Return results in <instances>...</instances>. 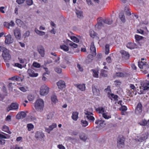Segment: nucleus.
<instances>
[{
	"mask_svg": "<svg viewBox=\"0 0 149 149\" xmlns=\"http://www.w3.org/2000/svg\"><path fill=\"white\" fill-rule=\"evenodd\" d=\"M138 65L141 69V71L144 74H146L149 72V65L145 61L144 58H141V61L138 62Z\"/></svg>",
	"mask_w": 149,
	"mask_h": 149,
	"instance_id": "1",
	"label": "nucleus"
},
{
	"mask_svg": "<svg viewBox=\"0 0 149 149\" xmlns=\"http://www.w3.org/2000/svg\"><path fill=\"white\" fill-rule=\"evenodd\" d=\"M125 10L126 11L125 15H124V14L123 12H121L120 13L119 15L120 19H125L130 17L133 18L134 19H137L139 18L138 16L136 14H131L130 12L128 10H126V9H125Z\"/></svg>",
	"mask_w": 149,
	"mask_h": 149,
	"instance_id": "2",
	"label": "nucleus"
},
{
	"mask_svg": "<svg viewBox=\"0 0 149 149\" xmlns=\"http://www.w3.org/2000/svg\"><path fill=\"white\" fill-rule=\"evenodd\" d=\"M44 106V102L41 99H38L36 102L35 107L38 111H42Z\"/></svg>",
	"mask_w": 149,
	"mask_h": 149,
	"instance_id": "3",
	"label": "nucleus"
},
{
	"mask_svg": "<svg viewBox=\"0 0 149 149\" xmlns=\"http://www.w3.org/2000/svg\"><path fill=\"white\" fill-rule=\"evenodd\" d=\"M49 88L46 84L42 85L40 88V94L41 95L45 96L47 95L49 93Z\"/></svg>",
	"mask_w": 149,
	"mask_h": 149,
	"instance_id": "4",
	"label": "nucleus"
},
{
	"mask_svg": "<svg viewBox=\"0 0 149 149\" xmlns=\"http://www.w3.org/2000/svg\"><path fill=\"white\" fill-rule=\"evenodd\" d=\"M2 56L5 61H7L10 59L11 56L9 53V51L6 48H3Z\"/></svg>",
	"mask_w": 149,
	"mask_h": 149,
	"instance_id": "5",
	"label": "nucleus"
},
{
	"mask_svg": "<svg viewBox=\"0 0 149 149\" xmlns=\"http://www.w3.org/2000/svg\"><path fill=\"white\" fill-rule=\"evenodd\" d=\"M148 134L147 133H144L141 136H137L135 138V140L137 141L142 142L146 140L148 138Z\"/></svg>",
	"mask_w": 149,
	"mask_h": 149,
	"instance_id": "6",
	"label": "nucleus"
},
{
	"mask_svg": "<svg viewBox=\"0 0 149 149\" xmlns=\"http://www.w3.org/2000/svg\"><path fill=\"white\" fill-rule=\"evenodd\" d=\"M19 104L17 103H13L7 108L8 111L12 110H17L19 109Z\"/></svg>",
	"mask_w": 149,
	"mask_h": 149,
	"instance_id": "7",
	"label": "nucleus"
},
{
	"mask_svg": "<svg viewBox=\"0 0 149 149\" xmlns=\"http://www.w3.org/2000/svg\"><path fill=\"white\" fill-rule=\"evenodd\" d=\"M125 139L123 137L119 138L118 140L117 146L119 148H123L124 146Z\"/></svg>",
	"mask_w": 149,
	"mask_h": 149,
	"instance_id": "8",
	"label": "nucleus"
},
{
	"mask_svg": "<svg viewBox=\"0 0 149 149\" xmlns=\"http://www.w3.org/2000/svg\"><path fill=\"white\" fill-rule=\"evenodd\" d=\"M14 35L15 38L17 40H19L21 38L20 30L18 28H16L14 30Z\"/></svg>",
	"mask_w": 149,
	"mask_h": 149,
	"instance_id": "9",
	"label": "nucleus"
},
{
	"mask_svg": "<svg viewBox=\"0 0 149 149\" xmlns=\"http://www.w3.org/2000/svg\"><path fill=\"white\" fill-rule=\"evenodd\" d=\"M6 38L5 43L6 44H9L12 43L13 42V39L12 38V36L10 34H8L7 35H5L4 36Z\"/></svg>",
	"mask_w": 149,
	"mask_h": 149,
	"instance_id": "10",
	"label": "nucleus"
},
{
	"mask_svg": "<svg viewBox=\"0 0 149 149\" xmlns=\"http://www.w3.org/2000/svg\"><path fill=\"white\" fill-rule=\"evenodd\" d=\"M122 58L125 59H128L130 57V55L128 52L122 50L120 51Z\"/></svg>",
	"mask_w": 149,
	"mask_h": 149,
	"instance_id": "11",
	"label": "nucleus"
},
{
	"mask_svg": "<svg viewBox=\"0 0 149 149\" xmlns=\"http://www.w3.org/2000/svg\"><path fill=\"white\" fill-rule=\"evenodd\" d=\"M142 104L140 103L138 104L135 110V113L136 114H140L141 113L142 110Z\"/></svg>",
	"mask_w": 149,
	"mask_h": 149,
	"instance_id": "12",
	"label": "nucleus"
},
{
	"mask_svg": "<svg viewBox=\"0 0 149 149\" xmlns=\"http://www.w3.org/2000/svg\"><path fill=\"white\" fill-rule=\"evenodd\" d=\"M45 136L44 134L41 131H37L36 133L35 137L38 139H41Z\"/></svg>",
	"mask_w": 149,
	"mask_h": 149,
	"instance_id": "13",
	"label": "nucleus"
},
{
	"mask_svg": "<svg viewBox=\"0 0 149 149\" xmlns=\"http://www.w3.org/2000/svg\"><path fill=\"white\" fill-rule=\"evenodd\" d=\"M38 51L42 57H44L45 56V49L44 47L41 45L38 47Z\"/></svg>",
	"mask_w": 149,
	"mask_h": 149,
	"instance_id": "14",
	"label": "nucleus"
},
{
	"mask_svg": "<svg viewBox=\"0 0 149 149\" xmlns=\"http://www.w3.org/2000/svg\"><path fill=\"white\" fill-rule=\"evenodd\" d=\"M95 123L101 127H103L106 125L104 120L102 119L97 120L95 122Z\"/></svg>",
	"mask_w": 149,
	"mask_h": 149,
	"instance_id": "15",
	"label": "nucleus"
},
{
	"mask_svg": "<svg viewBox=\"0 0 149 149\" xmlns=\"http://www.w3.org/2000/svg\"><path fill=\"white\" fill-rule=\"evenodd\" d=\"M90 49L91 53L92 54L93 56H95L96 55L95 47L94 46L93 42H92L91 43Z\"/></svg>",
	"mask_w": 149,
	"mask_h": 149,
	"instance_id": "16",
	"label": "nucleus"
},
{
	"mask_svg": "<svg viewBox=\"0 0 149 149\" xmlns=\"http://www.w3.org/2000/svg\"><path fill=\"white\" fill-rule=\"evenodd\" d=\"M26 116V114L24 111L19 112L16 116V118L18 119L23 118Z\"/></svg>",
	"mask_w": 149,
	"mask_h": 149,
	"instance_id": "17",
	"label": "nucleus"
},
{
	"mask_svg": "<svg viewBox=\"0 0 149 149\" xmlns=\"http://www.w3.org/2000/svg\"><path fill=\"white\" fill-rule=\"evenodd\" d=\"M27 72L29 75L31 77H36L38 75V73H35L33 70L31 69H29Z\"/></svg>",
	"mask_w": 149,
	"mask_h": 149,
	"instance_id": "18",
	"label": "nucleus"
},
{
	"mask_svg": "<svg viewBox=\"0 0 149 149\" xmlns=\"http://www.w3.org/2000/svg\"><path fill=\"white\" fill-rule=\"evenodd\" d=\"M127 47L130 49H133L137 48V46L133 42H129L127 43L126 45Z\"/></svg>",
	"mask_w": 149,
	"mask_h": 149,
	"instance_id": "19",
	"label": "nucleus"
},
{
	"mask_svg": "<svg viewBox=\"0 0 149 149\" xmlns=\"http://www.w3.org/2000/svg\"><path fill=\"white\" fill-rule=\"evenodd\" d=\"M60 48L63 50L64 51L67 52L68 53H72V52L71 51H69V47L68 46H67L66 45L62 44L60 45Z\"/></svg>",
	"mask_w": 149,
	"mask_h": 149,
	"instance_id": "20",
	"label": "nucleus"
},
{
	"mask_svg": "<svg viewBox=\"0 0 149 149\" xmlns=\"http://www.w3.org/2000/svg\"><path fill=\"white\" fill-rule=\"evenodd\" d=\"M134 37L137 41L139 42L140 41H142L144 42L145 40V38L139 35H135Z\"/></svg>",
	"mask_w": 149,
	"mask_h": 149,
	"instance_id": "21",
	"label": "nucleus"
},
{
	"mask_svg": "<svg viewBox=\"0 0 149 149\" xmlns=\"http://www.w3.org/2000/svg\"><path fill=\"white\" fill-rule=\"evenodd\" d=\"M58 88L61 89L65 87V82L63 81H59L57 83Z\"/></svg>",
	"mask_w": 149,
	"mask_h": 149,
	"instance_id": "22",
	"label": "nucleus"
},
{
	"mask_svg": "<svg viewBox=\"0 0 149 149\" xmlns=\"http://www.w3.org/2000/svg\"><path fill=\"white\" fill-rule=\"evenodd\" d=\"M103 117L106 119H109L111 118V115L110 113L108 112L105 111L102 114Z\"/></svg>",
	"mask_w": 149,
	"mask_h": 149,
	"instance_id": "23",
	"label": "nucleus"
},
{
	"mask_svg": "<svg viewBox=\"0 0 149 149\" xmlns=\"http://www.w3.org/2000/svg\"><path fill=\"white\" fill-rule=\"evenodd\" d=\"M19 62L22 65L23 67H25L26 66V64L27 63V60L24 58H18Z\"/></svg>",
	"mask_w": 149,
	"mask_h": 149,
	"instance_id": "24",
	"label": "nucleus"
},
{
	"mask_svg": "<svg viewBox=\"0 0 149 149\" xmlns=\"http://www.w3.org/2000/svg\"><path fill=\"white\" fill-rule=\"evenodd\" d=\"M92 91L94 95L97 96L100 94L99 90L95 86H93L92 87Z\"/></svg>",
	"mask_w": 149,
	"mask_h": 149,
	"instance_id": "25",
	"label": "nucleus"
},
{
	"mask_svg": "<svg viewBox=\"0 0 149 149\" xmlns=\"http://www.w3.org/2000/svg\"><path fill=\"white\" fill-rule=\"evenodd\" d=\"M18 88L22 91L25 92L29 90V88L27 86L21 85L18 86Z\"/></svg>",
	"mask_w": 149,
	"mask_h": 149,
	"instance_id": "26",
	"label": "nucleus"
},
{
	"mask_svg": "<svg viewBox=\"0 0 149 149\" xmlns=\"http://www.w3.org/2000/svg\"><path fill=\"white\" fill-rule=\"evenodd\" d=\"M91 71L92 72L93 76L95 78H97L99 77V72L97 70L92 69Z\"/></svg>",
	"mask_w": 149,
	"mask_h": 149,
	"instance_id": "27",
	"label": "nucleus"
},
{
	"mask_svg": "<svg viewBox=\"0 0 149 149\" xmlns=\"http://www.w3.org/2000/svg\"><path fill=\"white\" fill-rule=\"evenodd\" d=\"M16 22L18 26H22L23 27H24L25 26L24 23L21 20V19H16Z\"/></svg>",
	"mask_w": 149,
	"mask_h": 149,
	"instance_id": "28",
	"label": "nucleus"
},
{
	"mask_svg": "<svg viewBox=\"0 0 149 149\" xmlns=\"http://www.w3.org/2000/svg\"><path fill=\"white\" fill-rule=\"evenodd\" d=\"M77 86L79 90L82 91H84L85 90L86 87L84 84H78Z\"/></svg>",
	"mask_w": 149,
	"mask_h": 149,
	"instance_id": "29",
	"label": "nucleus"
},
{
	"mask_svg": "<svg viewBox=\"0 0 149 149\" xmlns=\"http://www.w3.org/2000/svg\"><path fill=\"white\" fill-rule=\"evenodd\" d=\"M108 94L109 95V97L111 100H112L113 99L115 100H118V96L117 95H114L113 93L109 94L108 93Z\"/></svg>",
	"mask_w": 149,
	"mask_h": 149,
	"instance_id": "30",
	"label": "nucleus"
},
{
	"mask_svg": "<svg viewBox=\"0 0 149 149\" xmlns=\"http://www.w3.org/2000/svg\"><path fill=\"white\" fill-rule=\"evenodd\" d=\"M78 113L77 112H74L72 113V119L75 121H76L78 118Z\"/></svg>",
	"mask_w": 149,
	"mask_h": 149,
	"instance_id": "31",
	"label": "nucleus"
},
{
	"mask_svg": "<svg viewBox=\"0 0 149 149\" xmlns=\"http://www.w3.org/2000/svg\"><path fill=\"white\" fill-rule=\"evenodd\" d=\"M26 127L28 131H30L33 130L34 128V126L32 123H28Z\"/></svg>",
	"mask_w": 149,
	"mask_h": 149,
	"instance_id": "32",
	"label": "nucleus"
},
{
	"mask_svg": "<svg viewBox=\"0 0 149 149\" xmlns=\"http://www.w3.org/2000/svg\"><path fill=\"white\" fill-rule=\"evenodd\" d=\"M35 31L36 34L40 36H43L45 34V32L39 31L36 29H35Z\"/></svg>",
	"mask_w": 149,
	"mask_h": 149,
	"instance_id": "33",
	"label": "nucleus"
},
{
	"mask_svg": "<svg viewBox=\"0 0 149 149\" xmlns=\"http://www.w3.org/2000/svg\"><path fill=\"white\" fill-rule=\"evenodd\" d=\"M103 24L102 21L100 19V20L98 22L97 24L96 25V27L98 29H100L103 26Z\"/></svg>",
	"mask_w": 149,
	"mask_h": 149,
	"instance_id": "34",
	"label": "nucleus"
},
{
	"mask_svg": "<svg viewBox=\"0 0 149 149\" xmlns=\"http://www.w3.org/2000/svg\"><path fill=\"white\" fill-rule=\"evenodd\" d=\"M76 13L78 17L82 18L83 17V12L81 10H76Z\"/></svg>",
	"mask_w": 149,
	"mask_h": 149,
	"instance_id": "35",
	"label": "nucleus"
},
{
	"mask_svg": "<svg viewBox=\"0 0 149 149\" xmlns=\"http://www.w3.org/2000/svg\"><path fill=\"white\" fill-rule=\"evenodd\" d=\"M103 23L108 24H111L113 22L112 19H101Z\"/></svg>",
	"mask_w": 149,
	"mask_h": 149,
	"instance_id": "36",
	"label": "nucleus"
},
{
	"mask_svg": "<svg viewBox=\"0 0 149 149\" xmlns=\"http://www.w3.org/2000/svg\"><path fill=\"white\" fill-rule=\"evenodd\" d=\"M51 100L53 103H55L57 102L58 101L57 97L55 94L52 95L51 96Z\"/></svg>",
	"mask_w": 149,
	"mask_h": 149,
	"instance_id": "37",
	"label": "nucleus"
},
{
	"mask_svg": "<svg viewBox=\"0 0 149 149\" xmlns=\"http://www.w3.org/2000/svg\"><path fill=\"white\" fill-rule=\"evenodd\" d=\"M79 137L81 140L84 141H85L87 139V136L85 134L83 133L80 134Z\"/></svg>",
	"mask_w": 149,
	"mask_h": 149,
	"instance_id": "38",
	"label": "nucleus"
},
{
	"mask_svg": "<svg viewBox=\"0 0 149 149\" xmlns=\"http://www.w3.org/2000/svg\"><path fill=\"white\" fill-rule=\"evenodd\" d=\"M96 110L99 113H102V114L105 111L104 108L102 107H98L96 109Z\"/></svg>",
	"mask_w": 149,
	"mask_h": 149,
	"instance_id": "39",
	"label": "nucleus"
},
{
	"mask_svg": "<svg viewBox=\"0 0 149 149\" xmlns=\"http://www.w3.org/2000/svg\"><path fill=\"white\" fill-rule=\"evenodd\" d=\"M87 118L90 122L94 121L95 120V118L91 115L85 116L84 118Z\"/></svg>",
	"mask_w": 149,
	"mask_h": 149,
	"instance_id": "40",
	"label": "nucleus"
},
{
	"mask_svg": "<svg viewBox=\"0 0 149 149\" xmlns=\"http://www.w3.org/2000/svg\"><path fill=\"white\" fill-rule=\"evenodd\" d=\"M81 124L82 126L86 127L88 125V122L85 120H82L81 121Z\"/></svg>",
	"mask_w": 149,
	"mask_h": 149,
	"instance_id": "41",
	"label": "nucleus"
},
{
	"mask_svg": "<svg viewBox=\"0 0 149 149\" xmlns=\"http://www.w3.org/2000/svg\"><path fill=\"white\" fill-rule=\"evenodd\" d=\"M68 41L70 42L69 43V45L70 46L74 48H77V45L75 43H73L70 41L68 40Z\"/></svg>",
	"mask_w": 149,
	"mask_h": 149,
	"instance_id": "42",
	"label": "nucleus"
},
{
	"mask_svg": "<svg viewBox=\"0 0 149 149\" xmlns=\"http://www.w3.org/2000/svg\"><path fill=\"white\" fill-rule=\"evenodd\" d=\"M109 46L108 44H106L105 46V54H108L109 52Z\"/></svg>",
	"mask_w": 149,
	"mask_h": 149,
	"instance_id": "43",
	"label": "nucleus"
},
{
	"mask_svg": "<svg viewBox=\"0 0 149 149\" xmlns=\"http://www.w3.org/2000/svg\"><path fill=\"white\" fill-rule=\"evenodd\" d=\"M10 149H23V148L22 147L19 146L17 145H16L11 146Z\"/></svg>",
	"mask_w": 149,
	"mask_h": 149,
	"instance_id": "44",
	"label": "nucleus"
},
{
	"mask_svg": "<svg viewBox=\"0 0 149 149\" xmlns=\"http://www.w3.org/2000/svg\"><path fill=\"white\" fill-rule=\"evenodd\" d=\"M71 39L76 42H79V39L76 37L74 36H71L70 37Z\"/></svg>",
	"mask_w": 149,
	"mask_h": 149,
	"instance_id": "45",
	"label": "nucleus"
},
{
	"mask_svg": "<svg viewBox=\"0 0 149 149\" xmlns=\"http://www.w3.org/2000/svg\"><path fill=\"white\" fill-rule=\"evenodd\" d=\"M2 129L3 131L7 132L9 133H10V132L9 130V128L6 125L3 126Z\"/></svg>",
	"mask_w": 149,
	"mask_h": 149,
	"instance_id": "46",
	"label": "nucleus"
},
{
	"mask_svg": "<svg viewBox=\"0 0 149 149\" xmlns=\"http://www.w3.org/2000/svg\"><path fill=\"white\" fill-rule=\"evenodd\" d=\"M32 65L35 68H39L40 67V64L36 62H34L33 63Z\"/></svg>",
	"mask_w": 149,
	"mask_h": 149,
	"instance_id": "47",
	"label": "nucleus"
},
{
	"mask_svg": "<svg viewBox=\"0 0 149 149\" xmlns=\"http://www.w3.org/2000/svg\"><path fill=\"white\" fill-rule=\"evenodd\" d=\"M27 98L29 101H31L33 100L34 97L32 95L30 94L28 95Z\"/></svg>",
	"mask_w": 149,
	"mask_h": 149,
	"instance_id": "48",
	"label": "nucleus"
},
{
	"mask_svg": "<svg viewBox=\"0 0 149 149\" xmlns=\"http://www.w3.org/2000/svg\"><path fill=\"white\" fill-rule=\"evenodd\" d=\"M84 113L86 116L90 115L92 114L91 111H90L89 110L87 109L85 110Z\"/></svg>",
	"mask_w": 149,
	"mask_h": 149,
	"instance_id": "49",
	"label": "nucleus"
},
{
	"mask_svg": "<svg viewBox=\"0 0 149 149\" xmlns=\"http://www.w3.org/2000/svg\"><path fill=\"white\" fill-rule=\"evenodd\" d=\"M56 126L57 125L56 123H53L52 125L49 126V128L50 130H52L54 128H56Z\"/></svg>",
	"mask_w": 149,
	"mask_h": 149,
	"instance_id": "50",
	"label": "nucleus"
},
{
	"mask_svg": "<svg viewBox=\"0 0 149 149\" xmlns=\"http://www.w3.org/2000/svg\"><path fill=\"white\" fill-rule=\"evenodd\" d=\"M42 68H43V69L45 70V72L43 73V74H44V75H46V74H49L50 72L48 70V69L47 68L44 67H42Z\"/></svg>",
	"mask_w": 149,
	"mask_h": 149,
	"instance_id": "51",
	"label": "nucleus"
},
{
	"mask_svg": "<svg viewBox=\"0 0 149 149\" xmlns=\"http://www.w3.org/2000/svg\"><path fill=\"white\" fill-rule=\"evenodd\" d=\"M139 124L141 125H145L147 124V121L145 119L143 120L139 123Z\"/></svg>",
	"mask_w": 149,
	"mask_h": 149,
	"instance_id": "52",
	"label": "nucleus"
},
{
	"mask_svg": "<svg viewBox=\"0 0 149 149\" xmlns=\"http://www.w3.org/2000/svg\"><path fill=\"white\" fill-rule=\"evenodd\" d=\"M54 60V62L55 63L58 64L59 63V60L60 58L58 57H55L54 58H53Z\"/></svg>",
	"mask_w": 149,
	"mask_h": 149,
	"instance_id": "53",
	"label": "nucleus"
},
{
	"mask_svg": "<svg viewBox=\"0 0 149 149\" xmlns=\"http://www.w3.org/2000/svg\"><path fill=\"white\" fill-rule=\"evenodd\" d=\"M102 57V55L101 54H98L96 58V61H99L100 59H101Z\"/></svg>",
	"mask_w": 149,
	"mask_h": 149,
	"instance_id": "54",
	"label": "nucleus"
},
{
	"mask_svg": "<svg viewBox=\"0 0 149 149\" xmlns=\"http://www.w3.org/2000/svg\"><path fill=\"white\" fill-rule=\"evenodd\" d=\"M116 75L117 76L121 77H123L124 76V75L123 73L120 72L116 73Z\"/></svg>",
	"mask_w": 149,
	"mask_h": 149,
	"instance_id": "55",
	"label": "nucleus"
},
{
	"mask_svg": "<svg viewBox=\"0 0 149 149\" xmlns=\"http://www.w3.org/2000/svg\"><path fill=\"white\" fill-rule=\"evenodd\" d=\"M16 141H17L18 142H19L20 143L22 142V137L19 136L17 137L16 139Z\"/></svg>",
	"mask_w": 149,
	"mask_h": 149,
	"instance_id": "56",
	"label": "nucleus"
},
{
	"mask_svg": "<svg viewBox=\"0 0 149 149\" xmlns=\"http://www.w3.org/2000/svg\"><path fill=\"white\" fill-rule=\"evenodd\" d=\"M6 9L4 7L1 6L0 7V12L4 13H5V11Z\"/></svg>",
	"mask_w": 149,
	"mask_h": 149,
	"instance_id": "57",
	"label": "nucleus"
},
{
	"mask_svg": "<svg viewBox=\"0 0 149 149\" xmlns=\"http://www.w3.org/2000/svg\"><path fill=\"white\" fill-rule=\"evenodd\" d=\"M33 1L32 0H27L26 1V3L29 6H31L33 4Z\"/></svg>",
	"mask_w": 149,
	"mask_h": 149,
	"instance_id": "58",
	"label": "nucleus"
},
{
	"mask_svg": "<svg viewBox=\"0 0 149 149\" xmlns=\"http://www.w3.org/2000/svg\"><path fill=\"white\" fill-rule=\"evenodd\" d=\"M15 66L18 67V68H20L21 69L23 67H23V65H22L19 64V63H15Z\"/></svg>",
	"mask_w": 149,
	"mask_h": 149,
	"instance_id": "59",
	"label": "nucleus"
},
{
	"mask_svg": "<svg viewBox=\"0 0 149 149\" xmlns=\"http://www.w3.org/2000/svg\"><path fill=\"white\" fill-rule=\"evenodd\" d=\"M118 21L119 22L120 24L124 23L125 22V19H118Z\"/></svg>",
	"mask_w": 149,
	"mask_h": 149,
	"instance_id": "60",
	"label": "nucleus"
},
{
	"mask_svg": "<svg viewBox=\"0 0 149 149\" xmlns=\"http://www.w3.org/2000/svg\"><path fill=\"white\" fill-rule=\"evenodd\" d=\"M127 109L126 107L125 106H122L120 108V110L123 111H125L127 110Z\"/></svg>",
	"mask_w": 149,
	"mask_h": 149,
	"instance_id": "61",
	"label": "nucleus"
},
{
	"mask_svg": "<svg viewBox=\"0 0 149 149\" xmlns=\"http://www.w3.org/2000/svg\"><path fill=\"white\" fill-rule=\"evenodd\" d=\"M6 120L8 122H10L11 121V117L10 115H8L6 118Z\"/></svg>",
	"mask_w": 149,
	"mask_h": 149,
	"instance_id": "62",
	"label": "nucleus"
},
{
	"mask_svg": "<svg viewBox=\"0 0 149 149\" xmlns=\"http://www.w3.org/2000/svg\"><path fill=\"white\" fill-rule=\"evenodd\" d=\"M114 83L115 85L116 86L120 85L121 83L120 81L118 80H116L114 82Z\"/></svg>",
	"mask_w": 149,
	"mask_h": 149,
	"instance_id": "63",
	"label": "nucleus"
},
{
	"mask_svg": "<svg viewBox=\"0 0 149 149\" xmlns=\"http://www.w3.org/2000/svg\"><path fill=\"white\" fill-rule=\"evenodd\" d=\"M57 147L60 149H65V147L62 144H59L58 145Z\"/></svg>",
	"mask_w": 149,
	"mask_h": 149,
	"instance_id": "64",
	"label": "nucleus"
}]
</instances>
